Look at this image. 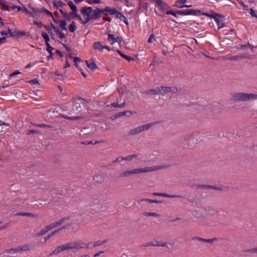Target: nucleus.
I'll return each instance as SVG.
<instances>
[{"mask_svg": "<svg viewBox=\"0 0 257 257\" xmlns=\"http://www.w3.org/2000/svg\"><path fill=\"white\" fill-rule=\"evenodd\" d=\"M93 48L94 49L102 51L103 49V45L99 42H94L93 44Z\"/></svg>", "mask_w": 257, "mask_h": 257, "instance_id": "nucleus-25", "label": "nucleus"}, {"mask_svg": "<svg viewBox=\"0 0 257 257\" xmlns=\"http://www.w3.org/2000/svg\"><path fill=\"white\" fill-rule=\"evenodd\" d=\"M6 252L9 254H14L15 253L19 252L18 247L15 248H10V249H7L6 250Z\"/></svg>", "mask_w": 257, "mask_h": 257, "instance_id": "nucleus-32", "label": "nucleus"}, {"mask_svg": "<svg viewBox=\"0 0 257 257\" xmlns=\"http://www.w3.org/2000/svg\"><path fill=\"white\" fill-rule=\"evenodd\" d=\"M51 27L52 29L54 30V32L56 33V35L58 36L60 39H63L66 38V36L64 33L61 32L58 28L55 26L53 24H51Z\"/></svg>", "mask_w": 257, "mask_h": 257, "instance_id": "nucleus-14", "label": "nucleus"}, {"mask_svg": "<svg viewBox=\"0 0 257 257\" xmlns=\"http://www.w3.org/2000/svg\"><path fill=\"white\" fill-rule=\"evenodd\" d=\"M244 251L246 252L257 253V248L246 249V250H244Z\"/></svg>", "mask_w": 257, "mask_h": 257, "instance_id": "nucleus-48", "label": "nucleus"}, {"mask_svg": "<svg viewBox=\"0 0 257 257\" xmlns=\"http://www.w3.org/2000/svg\"><path fill=\"white\" fill-rule=\"evenodd\" d=\"M177 14L179 15H199L201 14V11L199 10H185L181 11H177Z\"/></svg>", "mask_w": 257, "mask_h": 257, "instance_id": "nucleus-9", "label": "nucleus"}, {"mask_svg": "<svg viewBox=\"0 0 257 257\" xmlns=\"http://www.w3.org/2000/svg\"><path fill=\"white\" fill-rule=\"evenodd\" d=\"M168 166L165 165L154 166L151 167H145L143 168H136L131 170H127L121 172L119 174V178H124L128 177L131 175L134 174H139L140 173H148L157 170L166 169Z\"/></svg>", "mask_w": 257, "mask_h": 257, "instance_id": "nucleus-2", "label": "nucleus"}, {"mask_svg": "<svg viewBox=\"0 0 257 257\" xmlns=\"http://www.w3.org/2000/svg\"><path fill=\"white\" fill-rule=\"evenodd\" d=\"M209 185H196L197 188H201L203 189H208Z\"/></svg>", "mask_w": 257, "mask_h": 257, "instance_id": "nucleus-54", "label": "nucleus"}, {"mask_svg": "<svg viewBox=\"0 0 257 257\" xmlns=\"http://www.w3.org/2000/svg\"><path fill=\"white\" fill-rule=\"evenodd\" d=\"M72 249H79L86 248L87 245L80 241H74L71 242Z\"/></svg>", "mask_w": 257, "mask_h": 257, "instance_id": "nucleus-13", "label": "nucleus"}, {"mask_svg": "<svg viewBox=\"0 0 257 257\" xmlns=\"http://www.w3.org/2000/svg\"><path fill=\"white\" fill-rule=\"evenodd\" d=\"M70 219V217H65L62 218L61 219L59 220L58 221L53 223L50 225H47V228L48 229H50L51 230L53 228L56 227L59 225L62 224L66 221H67Z\"/></svg>", "mask_w": 257, "mask_h": 257, "instance_id": "nucleus-12", "label": "nucleus"}, {"mask_svg": "<svg viewBox=\"0 0 257 257\" xmlns=\"http://www.w3.org/2000/svg\"><path fill=\"white\" fill-rule=\"evenodd\" d=\"M68 5L72 11V14L75 18H77L80 22H82V19L80 15L77 14V9L76 6L72 1H69Z\"/></svg>", "mask_w": 257, "mask_h": 257, "instance_id": "nucleus-11", "label": "nucleus"}, {"mask_svg": "<svg viewBox=\"0 0 257 257\" xmlns=\"http://www.w3.org/2000/svg\"><path fill=\"white\" fill-rule=\"evenodd\" d=\"M159 94L163 95L169 92V86L159 87Z\"/></svg>", "mask_w": 257, "mask_h": 257, "instance_id": "nucleus-22", "label": "nucleus"}, {"mask_svg": "<svg viewBox=\"0 0 257 257\" xmlns=\"http://www.w3.org/2000/svg\"><path fill=\"white\" fill-rule=\"evenodd\" d=\"M59 28L61 30H62V31L63 30L67 31V29L66 27L67 23L65 21L60 20L59 21Z\"/></svg>", "mask_w": 257, "mask_h": 257, "instance_id": "nucleus-27", "label": "nucleus"}, {"mask_svg": "<svg viewBox=\"0 0 257 257\" xmlns=\"http://www.w3.org/2000/svg\"><path fill=\"white\" fill-rule=\"evenodd\" d=\"M30 83H32L33 84H39V81L37 79L35 78L33 80H31L29 81Z\"/></svg>", "mask_w": 257, "mask_h": 257, "instance_id": "nucleus-58", "label": "nucleus"}, {"mask_svg": "<svg viewBox=\"0 0 257 257\" xmlns=\"http://www.w3.org/2000/svg\"><path fill=\"white\" fill-rule=\"evenodd\" d=\"M115 18L117 19H119L120 20L124 22V23L127 26L128 25V22L127 21L125 17L122 15V13H121L119 12H118L116 15L115 16Z\"/></svg>", "mask_w": 257, "mask_h": 257, "instance_id": "nucleus-19", "label": "nucleus"}, {"mask_svg": "<svg viewBox=\"0 0 257 257\" xmlns=\"http://www.w3.org/2000/svg\"><path fill=\"white\" fill-rule=\"evenodd\" d=\"M169 91L173 93H177L179 91V89L175 86H169Z\"/></svg>", "mask_w": 257, "mask_h": 257, "instance_id": "nucleus-41", "label": "nucleus"}, {"mask_svg": "<svg viewBox=\"0 0 257 257\" xmlns=\"http://www.w3.org/2000/svg\"><path fill=\"white\" fill-rule=\"evenodd\" d=\"M37 126L39 127H48L50 128L51 126L50 125L44 124V123H40V124H35Z\"/></svg>", "mask_w": 257, "mask_h": 257, "instance_id": "nucleus-50", "label": "nucleus"}, {"mask_svg": "<svg viewBox=\"0 0 257 257\" xmlns=\"http://www.w3.org/2000/svg\"><path fill=\"white\" fill-rule=\"evenodd\" d=\"M58 6H59L60 7H63L64 6H66V5L63 2H62L61 1H59L58 2Z\"/></svg>", "mask_w": 257, "mask_h": 257, "instance_id": "nucleus-63", "label": "nucleus"}, {"mask_svg": "<svg viewBox=\"0 0 257 257\" xmlns=\"http://www.w3.org/2000/svg\"><path fill=\"white\" fill-rule=\"evenodd\" d=\"M81 14L84 19V21L81 22L83 24H87L90 20H95L100 18L102 14L100 9L96 8L93 9L91 7H84L80 10Z\"/></svg>", "mask_w": 257, "mask_h": 257, "instance_id": "nucleus-1", "label": "nucleus"}, {"mask_svg": "<svg viewBox=\"0 0 257 257\" xmlns=\"http://www.w3.org/2000/svg\"><path fill=\"white\" fill-rule=\"evenodd\" d=\"M110 105H111V107H117L121 108L126 105V103L125 101H124L123 103H122L120 104H118L117 102H116V103L114 102V103H112Z\"/></svg>", "mask_w": 257, "mask_h": 257, "instance_id": "nucleus-33", "label": "nucleus"}, {"mask_svg": "<svg viewBox=\"0 0 257 257\" xmlns=\"http://www.w3.org/2000/svg\"><path fill=\"white\" fill-rule=\"evenodd\" d=\"M71 249H72L71 243V242H69L57 246L49 255H56L62 251Z\"/></svg>", "mask_w": 257, "mask_h": 257, "instance_id": "nucleus-6", "label": "nucleus"}, {"mask_svg": "<svg viewBox=\"0 0 257 257\" xmlns=\"http://www.w3.org/2000/svg\"><path fill=\"white\" fill-rule=\"evenodd\" d=\"M29 7L32 9L35 14V16H39L40 14L42 13H45L47 16L49 17H52V13L49 11L45 9L44 8H34L32 7L30 5L29 6Z\"/></svg>", "mask_w": 257, "mask_h": 257, "instance_id": "nucleus-7", "label": "nucleus"}, {"mask_svg": "<svg viewBox=\"0 0 257 257\" xmlns=\"http://www.w3.org/2000/svg\"><path fill=\"white\" fill-rule=\"evenodd\" d=\"M64 118L69 119V120H77L83 117V116H64Z\"/></svg>", "mask_w": 257, "mask_h": 257, "instance_id": "nucleus-37", "label": "nucleus"}, {"mask_svg": "<svg viewBox=\"0 0 257 257\" xmlns=\"http://www.w3.org/2000/svg\"><path fill=\"white\" fill-rule=\"evenodd\" d=\"M143 201H146L148 202L149 203H161L162 202V201H158L157 200H152L150 199H142L138 201L139 202L141 203Z\"/></svg>", "mask_w": 257, "mask_h": 257, "instance_id": "nucleus-29", "label": "nucleus"}, {"mask_svg": "<svg viewBox=\"0 0 257 257\" xmlns=\"http://www.w3.org/2000/svg\"><path fill=\"white\" fill-rule=\"evenodd\" d=\"M110 8L109 7H105L104 9H101L102 12V14H104L105 16L107 15V13H109Z\"/></svg>", "mask_w": 257, "mask_h": 257, "instance_id": "nucleus-43", "label": "nucleus"}, {"mask_svg": "<svg viewBox=\"0 0 257 257\" xmlns=\"http://www.w3.org/2000/svg\"><path fill=\"white\" fill-rule=\"evenodd\" d=\"M116 37L114 35L109 34L108 35L107 40L108 41L111 42V44H113L115 42Z\"/></svg>", "mask_w": 257, "mask_h": 257, "instance_id": "nucleus-36", "label": "nucleus"}, {"mask_svg": "<svg viewBox=\"0 0 257 257\" xmlns=\"http://www.w3.org/2000/svg\"><path fill=\"white\" fill-rule=\"evenodd\" d=\"M166 14H168V15L169 14V15H171L174 17H176L177 16L176 15L177 14V11L176 12L172 11V10L168 11L166 12Z\"/></svg>", "mask_w": 257, "mask_h": 257, "instance_id": "nucleus-51", "label": "nucleus"}, {"mask_svg": "<svg viewBox=\"0 0 257 257\" xmlns=\"http://www.w3.org/2000/svg\"><path fill=\"white\" fill-rule=\"evenodd\" d=\"M134 113V112L129 111V110H126L123 112H118L117 114H116V116L117 117L123 116V115H126L129 116L130 115H132Z\"/></svg>", "mask_w": 257, "mask_h": 257, "instance_id": "nucleus-26", "label": "nucleus"}, {"mask_svg": "<svg viewBox=\"0 0 257 257\" xmlns=\"http://www.w3.org/2000/svg\"><path fill=\"white\" fill-rule=\"evenodd\" d=\"M224 59H228L232 61H236L238 60V56H231L229 58H224Z\"/></svg>", "mask_w": 257, "mask_h": 257, "instance_id": "nucleus-52", "label": "nucleus"}, {"mask_svg": "<svg viewBox=\"0 0 257 257\" xmlns=\"http://www.w3.org/2000/svg\"><path fill=\"white\" fill-rule=\"evenodd\" d=\"M76 28H76V23L74 21H72L71 22V23L70 24V25L69 26V27H68L69 30L70 31V32L73 33L75 31V30H76Z\"/></svg>", "mask_w": 257, "mask_h": 257, "instance_id": "nucleus-30", "label": "nucleus"}, {"mask_svg": "<svg viewBox=\"0 0 257 257\" xmlns=\"http://www.w3.org/2000/svg\"><path fill=\"white\" fill-rule=\"evenodd\" d=\"M38 131H36V130H28V131H27V135H29L30 134L36 133H38Z\"/></svg>", "mask_w": 257, "mask_h": 257, "instance_id": "nucleus-56", "label": "nucleus"}, {"mask_svg": "<svg viewBox=\"0 0 257 257\" xmlns=\"http://www.w3.org/2000/svg\"><path fill=\"white\" fill-rule=\"evenodd\" d=\"M120 56L123 57V58L125 59L126 60H127L128 61L130 62L132 60H134V58H133V57H131V56H127V55H126L124 54H120Z\"/></svg>", "mask_w": 257, "mask_h": 257, "instance_id": "nucleus-42", "label": "nucleus"}, {"mask_svg": "<svg viewBox=\"0 0 257 257\" xmlns=\"http://www.w3.org/2000/svg\"><path fill=\"white\" fill-rule=\"evenodd\" d=\"M160 122L159 121H156L150 123L140 125L131 130L129 132V134L132 136L137 135L142 133L143 132L149 130L152 126L155 124H158Z\"/></svg>", "mask_w": 257, "mask_h": 257, "instance_id": "nucleus-5", "label": "nucleus"}, {"mask_svg": "<svg viewBox=\"0 0 257 257\" xmlns=\"http://www.w3.org/2000/svg\"><path fill=\"white\" fill-rule=\"evenodd\" d=\"M18 216H28L33 218H36L38 217V215L32 213L28 212H19L16 214Z\"/></svg>", "mask_w": 257, "mask_h": 257, "instance_id": "nucleus-23", "label": "nucleus"}, {"mask_svg": "<svg viewBox=\"0 0 257 257\" xmlns=\"http://www.w3.org/2000/svg\"><path fill=\"white\" fill-rule=\"evenodd\" d=\"M105 242H106V240H98V241H95V242H90L87 244V245L86 246V248H89V247H90L89 246L90 245V244H92V246H91V247H95L97 246L101 245L103 244L104 243H105Z\"/></svg>", "mask_w": 257, "mask_h": 257, "instance_id": "nucleus-15", "label": "nucleus"}, {"mask_svg": "<svg viewBox=\"0 0 257 257\" xmlns=\"http://www.w3.org/2000/svg\"><path fill=\"white\" fill-rule=\"evenodd\" d=\"M159 88L157 87L156 89H149L145 92V93L150 94H159Z\"/></svg>", "mask_w": 257, "mask_h": 257, "instance_id": "nucleus-28", "label": "nucleus"}, {"mask_svg": "<svg viewBox=\"0 0 257 257\" xmlns=\"http://www.w3.org/2000/svg\"><path fill=\"white\" fill-rule=\"evenodd\" d=\"M73 60L75 62V65L76 67H77V63L80 62L81 61V59L77 57H74L73 58Z\"/></svg>", "mask_w": 257, "mask_h": 257, "instance_id": "nucleus-55", "label": "nucleus"}, {"mask_svg": "<svg viewBox=\"0 0 257 257\" xmlns=\"http://www.w3.org/2000/svg\"><path fill=\"white\" fill-rule=\"evenodd\" d=\"M237 2L244 8V10H248V7L245 5L244 3L241 0H236Z\"/></svg>", "mask_w": 257, "mask_h": 257, "instance_id": "nucleus-45", "label": "nucleus"}, {"mask_svg": "<svg viewBox=\"0 0 257 257\" xmlns=\"http://www.w3.org/2000/svg\"><path fill=\"white\" fill-rule=\"evenodd\" d=\"M60 12L63 15V18L69 21H70L73 18H75L73 14L72 15L71 13L68 14L67 12H64L62 9L60 10Z\"/></svg>", "mask_w": 257, "mask_h": 257, "instance_id": "nucleus-17", "label": "nucleus"}, {"mask_svg": "<svg viewBox=\"0 0 257 257\" xmlns=\"http://www.w3.org/2000/svg\"><path fill=\"white\" fill-rule=\"evenodd\" d=\"M118 12V11L115 8H110L109 14L110 15H114L115 16Z\"/></svg>", "mask_w": 257, "mask_h": 257, "instance_id": "nucleus-46", "label": "nucleus"}, {"mask_svg": "<svg viewBox=\"0 0 257 257\" xmlns=\"http://www.w3.org/2000/svg\"><path fill=\"white\" fill-rule=\"evenodd\" d=\"M2 10L4 11H9V7L6 4L2 5Z\"/></svg>", "mask_w": 257, "mask_h": 257, "instance_id": "nucleus-62", "label": "nucleus"}, {"mask_svg": "<svg viewBox=\"0 0 257 257\" xmlns=\"http://www.w3.org/2000/svg\"><path fill=\"white\" fill-rule=\"evenodd\" d=\"M21 72L19 71H16L15 72H14L13 73H11L10 75V77H14V76H16L17 75L19 74H20Z\"/></svg>", "mask_w": 257, "mask_h": 257, "instance_id": "nucleus-61", "label": "nucleus"}, {"mask_svg": "<svg viewBox=\"0 0 257 257\" xmlns=\"http://www.w3.org/2000/svg\"><path fill=\"white\" fill-rule=\"evenodd\" d=\"M250 14L252 17L257 18V12L252 9H250Z\"/></svg>", "mask_w": 257, "mask_h": 257, "instance_id": "nucleus-49", "label": "nucleus"}, {"mask_svg": "<svg viewBox=\"0 0 257 257\" xmlns=\"http://www.w3.org/2000/svg\"><path fill=\"white\" fill-rule=\"evenodd\" d=\"M12 9L13 10H15L16 9H17L18 11H22V9L21 7L20 6H13L12 7Z\"/></svg>", "mask_w": 257, "mask_h": 257, "instance_id": "nucleus-57", "label": "nucleus"}, {"mask_svg": "<svg viewBox=\"0 0 257 257\" xmlns=\"http://www.w3.org/2000/svg\"><path fill=\"white\" fill-rule=\"evenodd\" d=\"M158 6L162 9H166L168 8V6L167 4L163 2L162 0H155Z\"/></svg>", "mask_w": 257, "mask_h": 257, "instance_id": "nucleus-21", "label": "nucleus"}, {"mask_svg": "<svg viewBox=\"0 0 257 257\" xmlns=\"http://www.w3.org/2000/svg\"><path fill=\"white\" fill-rule=\"evenodd\" d=\"M137 157L136 155H130L126 157H123L124 160L126 161H131L134 158Z\"/></svg>", "mask_w": 257, "mask_h": 257, "instance_id": "nucleus-47", "label": "nucleus"}, {"mask_svg": "<svg viewBox=\"0 0 257 257\" xmlns=\"http://www.w3.org/2000/svg\"><path fill=\"white\" fill-rule=\"evenodd\" d=\"M49 230H50V229H48V228H47V225L46 226L45 228H42L40 231L36 233L35 236L39 237V236H42V235L45 234Z\"/></svg>", "mask_w": 257, "mask_h": 257, "instance_id": "nucleus-24", "label": "nucleus"}, {"mask_svg": "<svg viewBox=\"0 0 257 257\" xmlns=\"http://www.w3.org/2000/svg\"><path fill=\"white\" fill-rule=\"evenodd\" d=\"M230 95L231 99L235 102H247L257 99V94L253 93L236 92Z\"/></svg>", "mask_w": 257, "mask_h": 257, "instance_id": "nucleus-4", "label": "nucleus"}, {"mask_svg": "<svg viewBox=\"0 0 257 257\" xmlns=\"http://www.w3.org/2000/svg\"><path fill=\"white\" fill-rule=\"evenodd\" d=\"M87 2L89 4H91L92 3L99 4L100 3V0H87Z\"/></svg>", "mask_w": 257, "mask_h": 257, "instance_id": "nucleus-53", "label": "nucleus"}, {"mask_svg": "<svg viewBox=\"0 0 257 257\" xmlns=\"http://www.w3.org/2000/svg\"><path fill=\"white\" fill-rule=\"evenodd\" d=\"M22 11L24 12L28 15L29 16L34 18L35 17L34 14L32 13L31 12L29 11L27 9L26 7H24Z\"/></svg>", "mask_w": 257, "mask_h": 257, "instance_id": "nucleus-38", "label": "nucleus"}, {"mask_svg": "<svg viewBox=\"0 0 257 257\" xmlns=\"http://www.w3.org/2000/svg\"><path fill=\"white\" fill-rule=\"evenodd\" d=\"M86 63L87 66L91 70H94L97 68L95 62L92 60H86Z\"/></svg>", "mask_w": 257, "mask_h": 257, "instance_id": "nucleus-20", "label": "nucleus"}, {"mask_svg": "<svg viewBox=\"0 0 257 257\" xmlns=\"http://www.w3.org/2000/svg\"><path fill=\"white\" fill-rule=\"evenodd\" d=\"M89 102L81 97L74 98L73 101V106L69 112L70 114H83L85 110H88Z\"/></svg>", "mask_w": 257, "mask_h": 257, "instance_id": "nucleus-3", "label": "nucleus"}, {"mask_svg": "<svg viewBox=\"0 0 257 257\" xmlns=\"http://www.w3.org/2000/svg\"><path fill=\"white\" fill-rule=\"evenodd\" d=\"M42 36L44 38L46 44L49 43V41H50L49 36L45 32H42Z\"/></svg>", "mask_w": 257, "mask_h": 257, "instance_id": "nucleus-35", "label": "nucleus"}, {"mask_svg": "<svg viewBox=\"0 0 257 257\" xmlns=\"http://www.w3.org/2000/svg\"><path fill=\"white\" fill-rule=\"evenodd\" d=\"M217 24L219 29L223 28L224 26L223 23L220 22V20L217 23Z\"/></svg>", "mask_w": 257, "mask_h": 257, "instance_id": "nucleus-60", "label": "nucleus"}, {"mask_svg": "<svg viewBox=\"0 0 257 257\" xmlns=\"http://www.w3.org/2000/svg\"><path fill=\"white\" fill-rule=\"evenodd\" d=\"M217 240H218V239L217 238H215V237L211 238V239H204V238H203V242L212 243L214 241H217Z\"/></svg>", "mask_w": 257, "mask_h": 257, "instance_id": "nucleus-40", "label": "nucleus"}, {"mask_svg": "<svg viewBox=\"0 0 257 257\" xmlns=\"http://www.w3.org/2000/svg\"><path fill=\"white\" fill-rule=\"evenodd\" d=\"M163 197L174 198H183V197L181 195H169L166 193H163Z\"/></svg>", "mask_w": 257, "mask_h": 257, "instance_id": "nucleus-34", "label": "nucleus"}, {"mask_svg": "<svg viewBox=\"0 0 257 257\" xmlns=\"http://www.w3.org/2000/svg\"><path fill=\"white\" fill-rule=\"evenodd\" d=\"M167 245L166 242H159L157 240H154L145 243L142 245V246L148 247L150 246H159V247H164Z\"/></svg>", "mask_w": 257, "mask_h": 257, "instance_id": "nucleus-10", "label": "nucleus"}, {"mask_svg": "<svg viewBox=\"0 0 257 257\" xmlns=\"http://www.w3.org/2000/svg\"><path fill=\"white\" fill-rule=\"evenodd\" d=\"M101 141H95V142H93V141H84V142H81V144H83V145H90V144H98V143H100Z\"/></svg>", "mask_w": 257, "mask_h": 257, "instance_id": "nucleus-39", "label": "nucleus"}, {"mask_svg": "<svg viewBox=\"0 0 257 257\" xmlns=\"http://www.w3.org/2000/svg\"><path fill=\"white\" fill-rule=\"evenodd\" d=\"M184 4L180 3L179 1L177 0L174 5V7H176L178 8H189V6H186V5H184Z\"/></svg>", "mask_w": 257, "mask_h": 257, "instance_id": "nucleus-31", "label": "nucleus"}, {"mask_svg": "<svg viewBox=\"0 0 257 257\" xmlns=\"http://www.w3.org/2000/svg\"><path fill=\"white\" fill-rule=\"evenodd\" d=\"M33 247V245L30 244H26L18 247L19 252H21L24 251H28L31 250Z\"/></svg>", "mask_w": 257, "mask_h": 257, "instance_id": "nucleus-16", "label": "nucleus"}, {"mask_svg": "<svg viewBox=\"0 0 257 257\" xmlns=\"http://www.w3.org/2000/svg\"><path fill=\"white\" fill-rule=\"evenodd\" d=\"M154 38V34H151L150 36V37L148 39V42L149 43H151L152 42V40Z\"/></svg>", "mask_w": 257, "mask_h": 257, "instance_id": "nucleus-64", "label": "nucleus"}, {"mask_svg": "<svg viewBox=\"0 0 257 257\" xmlns=\"http://www.w3.org/2000/svg\"><path fill=\"white\" fill-rule=\"evenodd\" d=\"M65 227L63 226L59 229L54 230L52 231L45 238V241H46L47 240L49 239L51 237L55 235L56 233H58L60 231L62 230L63 229H65Z\"/></svg>", "mask_w": 257, "mask_h": 257, "instance_id": "nucleus-18", "label": "nucleus"}, {"mask_svg": "<svg viewBox=\"0 0 257 257\" xmlns=\"http://www.w3.org/2000/svg\"><path fill=\"white\" fill-rule=\"evenodd\" d=\"M211 14L208 13H201V15L205 16L210 18H212L214 20L216 23L219 21L218 19L219 18L223 19H225V17L221 14H217L213 11H211Z\"/></svg>", "mask_w": 257, "mask_h": 257, "instance_id": "nucleus-8", "label": "nucleus"}, {"mask_svg": "<svg viewBox=\"0 0 257 257\" xmlns=\"http://www.w3.org/2000/svg\"><path fill=\"white\" fill-rule=\"evenodd\" d=\"M34 24L38 26L39 28H42L44 25L41 22L34 21Z\"/></svg>", "mask_w": 257, "mask_h": 257, "instance_id": "nucleus-59", "label": "nucleus"}, {"mask_svg": "<svg viewBox=\"0 0 257 257\" xmlns=\"http://www.w3.org/2000/svg\"><path fill=\"white\" fill-rule=\"evenodd\" d=\"M47 46V51L50 53V54H51V56L53 55L52 51L53 50V48L52 47L49 43L46 44Z\"/></svg>", "mask_w": 257, "mask_h": 257, "instance_id": "nucleus-44", "label": "nucleus"}]
</instances>
